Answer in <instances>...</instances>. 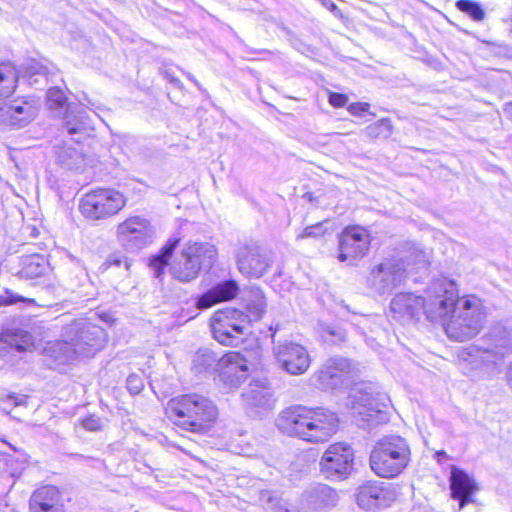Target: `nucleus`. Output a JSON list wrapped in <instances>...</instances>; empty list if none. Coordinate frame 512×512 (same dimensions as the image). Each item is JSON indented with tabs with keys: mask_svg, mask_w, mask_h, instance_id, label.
I'll return each mask as SVG.
<instances>
[{
	"mask_svg": "<svg viewBox=\"0 0 512 512\" xmlns=\"http://www.w3.org/2000/svg\"><path fill=\"white\" fill-rule=\"evenodd\" d=\"M352 409L369 421L374 413H382L388 407L390 399L374 384H361L355 387L350 395Z\"/></svg>",
	"mask_w": 512,
	"mask_h": 512,
	"instance_id": "obj_14",
	"label": "nucleus"
},
{
	"mask_svg": "<svg viewBox=\"0 0 512 512\" xmlns=\"http://www.w3.org/2000/svg\"><path fill=\"white\" fill-rule=\"evenodd\" d=\"M348 102V97L341 93L332 92L329 95V103L337 108L343 107Z\"/></svg>",
	"mask_w": 512,
	"mask_h": 512,
	"instance_id": "obj_47",
	"label": "nucleus"
},
{
	"mask_svg": "<svg viewBox=\"0 0 512 512\" xmlns=\"http://www.w3.org/2000/svg\"><path fill=\"white\" fill-rule=\"evenodd\" d=\"M260 502L263 507L271 512H289V510L274 496L271 491H262L260 494Z\"/></svg>",
	"mask_w": 512,
	"mask_h": 512,
	"instance_id": "obj_39",
	"label": "nucleus"
},
{
	"mask_svg": "<svg viewBox=\"0 0 512 512\" xmlns=\"http://www.w3.org/2000/svg\"><path fill=\"white\" fill-rule=\"evenodd\" d=\"M46 269L45 258L39 254H32L23 257L19 273L23 278L34 279L43 275Z\"/></svg>",
	"mask_w": 512,
	"mask_h": 512,
	"instance_id": "obj_34",
	"label": "nucleus"
},
{
	"mask_svg": "<svg viewBox=\"0 0 512 512\" xmlns=\"http://www.w3.org/2000/svg\"><path fill=\"white\" fill-rule=\"evenodd\" d=\"M338 500L336 490L325 484H317L306 492V501L314 509L332 508Z\"/></svg>",
	"mask_w": 512,
	"mask_h": 512,
	"instance_id": "obj_29",
	"label": "nucleus"
},
{
	"mask_svg": "<svg viewBox=\"0 0 512 512\" xmlns=\"http://www.w3.org/2000/svg\"><path fill=\"white\" fill-rule=\"evenodd\" d=\"M28 71H29L31 77L36 76V75H41V76L45 77V79L47 81L49 80L48 79V77L50 75L49 69H48V67L42 65L41 63L33 62L28 67Z\"/></svg>",
	"mask_w": 512,
	"mask_h": 512,
	"instance_id": "obj_46",
	"label": "nucleus"
},
{
	"mask_svg": "<svg viewBox=\"0 0 512 512\" xmlns=\"http://www.w3.org/2000/svg\"><path fill=\"white\" fill-rule=\"evenodd\" d=\"M164 77H165L168 81H170L171 83H174V84H175V85H177V86L180 84L179 79H177V78L173 77V76H172V75H170L168 72H165Z\"/></svg>",
	"mask_w": 512,
	"mask_h": 512,
	"instance_id": "obj_51",
	"label": "nucleus"
},
{
	"mask_svg": "<svg viewBox=\"0 0 512 512\" xmlns=\"http://www.w3.org/2000/svg\"><path fill=\"white\" fill-rule=\"evenodd\" d=\"M210 326L214 339L220 344L238 346L249 329L250 319L242 311L226 307L212 315Z\"/></svg>",
	"mask_w": 512,
	"mask_h": 512,
	"instance_id": "obj_7",
	"label": "nucleus"
},
{
	"mask_svg": "<svg viewBox=\"0 0 512 512\" xmlns=\"http://www.w3.org/2000/svg\"><path fill=\"white\" fill-rule=\"evenodd\" d=\"M324 6H326L327 8L329 7V2L328 0H320Z\"/></svg>",
	"mask_w": 512,
	"mask_h": 512,
	"instance_id": "obj_56",
	"label": "nucleus"
},
{
	"mask_svg": "<svg viewBox=\"0 0 512 512\" xmlns=\"http://www.w3.org/2000/svg\"><path fill=\"white\" fill-rule=\"evenodd\" d=\"M17 83V73L10 63L0 64V99L13 94Z\"/></svg>",
	"mask_w": 512,
	"mask_h": 512,
	"instance_id": "obj_36",
	"label": "nucleus"
},
{
	"mask_svg": "<svg viewBox=\"0 0 512 512\" xmlns=\"http://www.w3.org/2000/svg\"><path fill=\"white\" fill-rule=\"evenodd\" d=\"M126 202V197L118 190L101 188L86 193L79 207L85 218L97 221L118 214L125 207Z\"/></svg>",
	"mask_w": 512,
	"mask_h": 512,
	"instance_id": "obj_8",
	"label": "nucleus"
},
{
	"mask_svg": "<svg viewBox=\"0 0 512 512\" xmlns=\"http://www.w3.org/2000/svg\"><path fill=\"white\" fill-rule=\"evenodd\" d=\"M239 272L248 278H260L271 267L270 253L256 243L239 245L236 252Z\"/></svg>",
	"mask_w": 512,
	"mask_h": 512,
	"instance_id": "obj_13",
	"label": "nucleus"
},
{
	"mask_svg": "<svg viewBox=\"0 0 512 512\" xmlns=\"http://www.w3.org/2000/svg\"><path fill=\"white\" fill-rule=\"evenodd\" d=\"M325 332L331 337H336V341H343L345 339V334L341 329L327 327Z\"/></svg>",
	"mask_w": 512,
	"mask_h": 512,
	"instance_id": "obj_50",
	"label": "nucleus"
},
{
	"mask_svg": "<svg viewBox=\"0 0 512 512\" xmlns=\"http://www.w3.org/2000/svg\"><path fill=\"white\" fill-rule=\"evenodd\" d=\"M324 6H326L327 8L329 7V2L328 0H320Z\"/></svg>",
	"mask_w": 512,
	"mask_h": 512,
	"instance_id": "obj_57",
	"label": "nucleus"
},
{
	"mask_svg": "<svg viewBox=\"0 0 512 512\" xmlns=\"http://www.w3.org/2000/svg\"><path fill=\"white\" fill-rule=\"evenodd\" d=\"M319 465L326 478L344 479L353 470L354 451L348 443H333L324 452Z\"/></svg>",
	"mask_w": 512,
	"mask_h": 512,
	"instance_id": "obj_11",
	"label": "nucleus"
},
{
	"mask_svg": "<svg viewBox=\"0 0 512 512\" xmlns=\"http://www.w3.org/2000/svg\"><path fill=\"white\" fill-rule=\"evenodd\" d=\"M15 301H7L5 304H13Z\"/></svg>",
	"mask_w": 512,
	"mask_h": 512,
	"instance_id": "obj_58",
	"label": "nucleus"
},
{
	"mask_svg": "<svg viewBox=\"0 0 512 512\" xmlns=\"http://www.w3.org/2000/svg\"><path fill=\"white\" fill-rule=\"evenodd\" d=\"M370 108L368 103H352L348 106V111L355 116H360L364 112H367Z\"/></svg>",
	"mask_w": 512,
	"mask_h": 512,
	"instance_id": "obj_48",
	"label": "nucleus"
},
{
	"mask_svg": "<svg viewBox=\"0 0 512 512\" xmlns=\"http://www.w3.org/2000/svg\"><path fill=\"white\" fill-rule=\"evenodd\" d=\"M385 127L388 130L390 129V124L388 120H382L380 123L370 125L366 128V131L369 135H377L379 133V130Z\"/></svg>",
	"mask_w": 512,
	"mask_h": 512,
	"instance_id": "obj_49",
	"label": "nucleus"
},
{
	"mask_svg": "<svg viewBox=\"0 0 512 512\" xmlns=\"http://www.w3.org/2000/svg\"><path fill=\"white\" fill-rule=\"evenodd\" d=\"M182 259L175 263L171 270L174 278L181 282H189L198 276L200 266L194 264L189 256L181 255Z\"/></svg>",
	"mask_w": 512,
	"mask_h": 512,
	"instance_id": "obj_35",
	"label": "nucleus"
},
{
	"mask_svg": "<svg viewBox=\"0 0 512 512\" xmlns=\"http://www.w3.org/2000/svg\"><path fill=\"white\" fill-rule=\"evenodd\" d=\"M352 371V363L343 357H333L325 361L316 372L315 378L324 389H339L347 385Z\"/></svg>",
	"mask_w": 512,
	"mask_h": 512,
	"instance_id": "obj_18",
	"label": "nucleus"
},
{
	"mask_svg": "<svg viewBox=\"0 0 512 512\" xmlns=\"http://www.w3.org/2000/svg\"><path fill=\"white\" fill-rule=\"evenodd\" d=\"M155 229L151 222L136 215L127 218L117 226V237L127 249H141L153 242Z\"/></svg>",
	"mask_w": 512,
	"mask_h": 512,
	"instance_id": "obj_12",
	"label": "nucleus"
},
{
	"mask_svg": "<svg viewBox=\"0 0 512 512\" xmlns=\"http://www.w3.org/2000/svg\"><path fill=\"white\" fill-rule=\"evenodd\" d=\"M242 398L247 411L254 415H262L274 407L273 392L267 380H254L244 389Z\"/></svg>",
	"mask_w": 512,
	"mask_h": 512,
	"instance_id": "obj_19",
	"label": "nucleus"
},
{
	"mask_svg": "<svg viewBox=\"0 0 512 512\" xmlns=\"http://www.w3.org/2000/svg\"><path fill=\"white\" fill-rule=\"evenodd\" d=\"M249 369L248 361L236 351L225 354L217 362L219 377L229 388L238 387L247 378Z\"/></svg>",
	"mask_w": 512,
	"mask_h": 512,
	"instance_id": "obj_20",
	"label": "nucleus"
},
{
	"mask_svg": "<svg viewBox=\"0 0 512 512\" xmlns=\"http://www.w3.org/2000/svg\"><path fill=\"white\" fill-rule=\"evenodd\" d=\"M485 320L486 311L482 300L475 296H466L455 305L443 327L450 339L461 342L477 336Z\"/></svg>",
	"mask_w": 512,
	"mask_h": 512,
	"instance_id": "obj_3",
	"label": "nucleus"
},
{
	"mask_svg": "<svg viewBox=\"0 0 512 512\" xmlns=\"http://www.w3.org/2000/svg\"><path fill=\"white\" fill-rule=\"evenodd\" d=\"M44 351L47 355L63 364L80 357L73 341L67 337H63L62 340L47 343Z\"/></svg>",
	"mask_w": 512,
	"mask_h": 512,
	"instance_id": "obj_30",
	"label": "nucleus"
},
{
	"mask_svg": "<svg viewBox=\"0 0 512 512\" xmlns=\"http://www.w3.org/2000/svg\"><path fill=\"white\" fill-rule=\"evenodd\" d=\"M0 342L23 352L33 345V337L23 329H7L1 333Z\"/></svg>",
	"mask_w": 512,
	"mask_h": 512,
	"instance_id": "obj_33",
	"label": "nucleus"
},
{
	"mask_svg": "<svg viewBox=\"0 0 512 512\" xmlns=\"http://www.w3.org/2000/svg\"><path fill=\"white\" fill-rule=\"evenodd\" d=\"M166 413L176 426L195 433L205 432L217 418V408L213 402L197 393L170 399Z\"/></svg>",
	"mask_w": 512,
	"mask_h": 512,
	"instance_id": "obj_2",
	"label": "nucleus"
},
{
	"mask_svg": "<svg viewBox=\"0 0 512 512\" xmlns=\"http://www.w3.org/2000/svg\"><path fill=\"white\" fill-rule=\"evenodd\" d=\"M357 504L365 510L387 507L394 500V493L386 486L366 482L357 490Z\"/></svg>",
	"mask_w": 512,
	"mask_h": 512,
	"instance_id": "obj_21",
	"label": "nucleus"
},
{
	"mask_svg": "<svg viewBox=\"0 0 512 512\" xmlns=\"http://www.w3.org/2000/svg\"><path fill=\"white\" fill-rule=\"evenodd\" d=\"M370 242L367 229L360 226L346 227L339 239V261L353 264L367 254Z\"/></svg>",
	"mask_w": 512,
	"mask_h": 512,
	"instance_id": "obj_15",
	"label": "nucleus"
},
{
	"mask_svg": "<svg viewBox=\"0 0 512 512\" xmlns=\"http://www.w3.org/2000/svg\"><path fill=\"white\" fill-rule=\"evenodd\" d=\"M183 255L189 256L201 269L211 268L217 258V249L206 242H189L183 249Z\"/></svg>",
	"mask_w": 512,
	"mask_h": 512,
	"instance_id": "obj_27",
	"label": "nucleus"
},
{
	"mask_svg": "<svg viewBox=\"0 0 512 512\" xmlns=\"http://www.w3.org/2000/svg\"><path fill=\"white\" fill-rule=\"evenodd\" d=\"M62 336L73 341L80 357L94 355L106 343L105 330L85 319H78L66 325Z\"/></svg>",
	"mask_w": 512,
	"mask_h": 512,
	"instance_id": "obj_9",
	"label": "nucleus"
},
{
	"mask_svg": "<svg viewBox=\"0 0 512 512\" xmlns=\"http://www.w3.org/2000/svg\"><path fill=\"white\" fill-rule=\"evenodd\" d=\"M179 242V237L173 236L169 238L167 243L161 248L160 252L150 259L149 267L155 278H161L164 274V270Z\"/></svg>",
	"mask_w": 512,
	"mask_h": 512,
	"instance_id": "obj_31",
	"label": "nucleus"
},
{
	"mask_svg": "<svg viewBox=\"0 0 512 512\" xmlns=\"http://www.w3.org/2000/svg\"><path fill=\"white\" fill-rule=\"evenodd\" d=\"M423 298L412 293H399L390 303L392 317L406 323L418 320L423 313Z\"/></svg>",
	"mask_w": 512,
	"mask_h": 512,
	"instance_id": "obj_22",
	"label": "nucleus"
},
{
	"mask_svg": "<svg viewBox=\"0 0 512 512\" xmlns=\"http://www.w3.org/2000/svg\"><path fill=\"white\" fill-rule=\"evenodd\" d=\"M274 353L281 368L291 375L305 373L311 364L307 349L294 342L285 341L275 344Z\"/></svg>",
	"mask_w": 512,
	"mask_h": 512,
	"instance_id": "obj_17",
	"label": "nucleus"
},
{
	"mask_svg": "<svg viewBox=\"0 0 512 512\" xmlns=\"http://www.w3.org/2000/svg\"><path fill=\"white\" fill-rule=\"evenodd\" d=\"M27 404V396L11 394L0 399V409L9 413L13 407Z\"/></svg>",
	"mask_w": 512,
	"mask_h": 512,
	"instance_id": "obj_40",
	"label": "nucleus"
},
{
	"mask_svg": "<svg viewBox=\"0 0 512 512\" xmlns=\"http://www.w3.org/2000/svg\"><path fill=\"white\" fill-rule=\"evenodd\" d=\"M450 489L451 497L459 501L461 510L473 502L472 495L478 490V486L464 470L453 466L450 473Z\"/></svg>",
	"mask_w": 512,
	"mask_h": 512,
	"instance_id": "obj_23",
	"label": "nucleus"
},
{
	"mask_svg": "<svg viewBox=\"0 0 512 512\" xmlns=\"http://www.w3.org/2000/svg\"><path fill=\"white\" fill-rule=\"evenodd\" d=\"M460 299L453 280L445 277L436 279L426 290L423 313L429 321L444 324Z\"/></svg>",
	"mask_w": 512,
	"mask_h": 512,
	"instance_id": "obj_6",
	"label": "nucleus"
},
{
	"mask_svg": "<svg viewBox=\"0 0 512 512\" xmlns=\"http://www.w3.org/2000/svg\"><path fill=\"white\" fill-rule=\"evenodd\" d=\"M245 307L249 314H246L250 322L261 319L266 309L265 296L258 287L250 288L243 296Z\"/></svg>",
	"mask_w": 512,
	"mask_h": 512,
	"instance_id": "obj_32",
	"label": "nucleus"
},
{
	"mask_svg": "<svg viewBox=\"0 0 512 512\" xmlns=\"http://www.w3.org/2000/svg\"><path fill=\"white\" fill-rule=\"evenodd\" d=\"M325 232L326 229L323 227V224L316 223L303 229V231L297 235V240H302L305 238H319L323 236Z\"/></svg>",
	"mask_w": 512,
	"mask_h": 512,
	"instance_id": "obj_43",
	"label": "nucleus"
},
{
	"mask_svg": "<svg viewBox=\"0 0 512 512\" xmlns=\"http://www.w3.org/2000/svg\"><path fill=\"white\" fill-rule=\"evenodd\" d=\"M485 348L499 361L512 353V331L501 323L493 325L484 337Z\"/></svg>",
	"mask_w": 512,
	"mask_h": 512,
	"instance_id": "obj_24",
	"label": "nucleus"
},
{
	"mask_svg": "<svg viewBox=\"0 0 512 512\" xmlns=\"http://www.w3.org/2000/svg\"><path fill=\"white\" fill-rule=\"evenodd\" d=\"M30 512H65L60 491L55 486H43L33 492Z\"/></svg>",
	"mask_w": 512,
	"mask_h": 512,
	"instance_id": "obj_25",
	"label": "nucleus"
},
{
	"mask_svg": "<svg viewBox=\"0 0 512 512\" xmlns=\"http://www.w3.org/2000/svg\"><path fill=\"white\" fill-rule=\"evenodd\" d=\"M507 377H508V384H509L510 388L512 389V363L509 365Z\"/></svg>",
	"mask_w": 512,
	"mask_h": 512,
	"instance_id": "obj_52",
	"label": "nucleus"
},
{
	"mask_svg": "<svg viewBox=\"0 0 512 512\" xmlns=\"http://www.w3.org/2000/svg\"><path fill=\"white\" fill-rule=\"evenodd\" d=\"M277 426L289 436L318 443L328 441L338 431L339 419L328 409L297 405L281 413Z\"/></svg>",
	"mask_w": 512,
	"mask_h": 512,
	"instance_id": "obj_1",
	"label": "nucleus"
},
{
	"mask_svg": "<svg viewBox=\"0 0 512 512\" xmlns=\"http://www.w3.org/2000/svg\"><path fill=\"white\" fill-rule=\"evenodd\" d=\"M324 6H326L327 8L329 7V2L328 0H320Z\"/></svg>",
	"mask_w": 512,
	"mask_h": 512,
	"instance_id": "obj_55",
	"label": "nucleus"
},
{
	"mask_svg": "<svg viewBox=\"0 0 512 512\" xmlns=\"http://www.w3.org/2000/svg\"><path fill=\"white\" fill-rule=\"evenodd\" d=\"M62 128L68 135L77 136L74 138L77 147L69 145L67 142L56 143L53 147L56 161L66 169H81L85 162V156L79 143L92 128V123L85 111H80L69 106L63 119Z\"/></svg>",
	"mask_w": 512,
	"mask_h": 512,
	"instance_id": "obj_4",
	"label": "nucleus"
},
{
	"mask_svg": "<svg viewBox=\"0 0 512 512\" xmlns=\"http://www.w3.org/2000/svg\"><path fill=\"white\" fill-rule=\"evenodd\" d=\"M219 359L210 350H199L194 357V364L198 367V371H207L211 368L217 367Z\"/></svg>",
	"mask_w": 512,
	"mask_h": 512,
	"instance_id": "obj_38",
	"label": "nucleus"
},
{
	"mask_svg": "<svg viewBox=\"0 0 512 512\" xmlns=\"http://www.w3.org/2000/svg\"><path fill=\"white\" fill-rule=\"evenodd\" d=\"M404 277V263L398 259H387L371 271L369 283L377 293L385 294L398 287Z\"/></svg>",
	"mask_w": 512,
	"mask_h": 512,
	"instance_id": "obj_16",
	"label": "nucleus"
},
{
	"mask_svg": "<svg viewBox=\"0 0 512 512\" xmlns=\"http://www.w3.org/2000/svg\"><path fill=\"white\" fill-rule=\"evenodd\" d=\"M82 423V426L87 430V431H91V432H94V431H98L102 428V421L99 417H96L94 415H91L85 419H83L81 421Z\"/></svg>",
	"mask_w": 512,
	"mask_h": 512,
	"instance_id": "obj_45",
	"label": "nucleus"
},
{
	"mask_svg": "<svg viewBox=\"0 0 512 512\" xmlns=\"http://www.w3.org/2000/svg\"><path fill=\"white\" fill-rule=\"evenodd\" d=\"M84 105L86 106V104H84ZM88 105L93 106V103H91V102L89 101V102H88V104H87V107H88Z\"/></svg>",
	"mask_w": 512,
	"mask_h": 512,
	"instance_id": "obj_59",
	"label": "nucleus"
},
{
	"mask_svg": "<svg viewBox=\"0 0 512 512\" xmlns=\"http://www.w3.org/2000/svg\"><path fill=\"white\" fill-rule=\"evenodd\" d=\"M410 447L405 438L388 435L379 439L370 455V467L380 477L398 476L410 461Z\"/></svg>",
	"mask_w": 512,
	"mask_h": 512,
	"instance_id": "obj_5",
	"label": "nucleus"
},
{
	"mask_svg": "<svg viewBox=\"0 0 512 512\" xmlns=\"http://www.w3.org/2000/svg\"><path fill=\"white\" fill-rule=\"evenodd\" d=\"M126 383H127V389L129 390V392L131 394H134V395L139 394L144 387V382H143L142 377H140L139 375H136V374L129 375Z\"/></svg>",
	"mask_w": 512,
	"mask_h": 512,
	"instance_id": "obj_44",
	"label": "nucleus"
},
{
	"mask_svg": "<svg viewBox=\"0 0 512 512\" xmlns=\"http://www.w3.org/2000/svg\"><path fill=\"white\" fill-rule=\"evenodd\" d=\"M112 265L116 267L123 266L124 269L128 271L131 266V262L124 254L117 252L110 254L106 261L103 263L105 269H108Z\"/></svg>",
	"mask_w": 512,
	"mask_h": 512,
	"instance_id": "obj_42",
	"label": "nucleus"
},
{
	"mask_svg": "<svg viewBox=\"0 0 512 512\" xmlns=\"http://www.w3.org/2000/svg\"><path fill=\"white\" fill-rule=\"evenodd\" d=\"M461 371L470 377L492 379L499 370V361L485 347L471 345L458 353Z\"/></svg>",
	"mask_w": 512,
	"mask_h": 512,
	"instance_id": "obj_10",
	"label": "nucleus"
},
{
	"mask_svg": "<svg viewBox=\"0 0 512 512\" xmlns=\"http://www.w3.org/2000/svg\"><path fill=\"white\" fill-rule=\"evenodd\" d=\"M505 110H506V112H508L510 115H512V103H511V104H508V105L506 106V109H505Z\"/></svg>",
	"mask_w": 512,
	"mask_h": 512,
	"instance_id": "obj_54",
	"label": "nucleus"
},
{
	"mask_svg": "<svg viewBox=\"0 0 512 512\" xmlns=\"http://www.w3.org/2000/svg\"><path fill=\"white\" fill-rule=\"evenodd\" d=\"M456 7L459 11L470 16L474 21H482L485 18V10L482 5L472 0H458Z\"/></svg>",
	"mask_w": 512,
	"mask_h": 512,
	"instance_id": "obj_37",
	"label": "nucleus"
},
{
	"mask_svg": "<svg viewBox=\"0 0 512 512\" xmlns=\"http://www.w3.org/2000/svg\"><path fill=\"white\" fill-rule=\"evenodd\" d=\"M237 291L238 285L234 280L218 283L197 299V308L208 309L218 302L231 300L236 296Z\"/></svg>",
	"mask_w": 512,
	"mask_h": 512,
	"instance_id": "obj_26",
	"label": "nucleus"
},
{
	"mask_svg": "<svg viewBox=\"0 0 512 512\" xmlns=\"http://www.w3.org/2000/svg\"><path fill=\"white\" fill-rule=\"evenodd\" d=\"M328 2H329V7H328L329 10L334 11L337 9V6L335 3H333L331 0H328Z\"/></svg>",
	"mask_w": 512,
	"mask_h": 512,
	"instance_id": "obj_53",
	"label": "nucleus"
},
{
	"mask_svg": "<svg viewBox=\"0 0 512 512\" xmlns=\"http://www.w3.org/2000/svg\"><path fill=\"white\" fill-rule=\"evenodd\" d=\"M38 109L34 101L14 100L8 107L10 123L18 128L30 123L37 115Z\"/></svg>",
	"mask_w": 512,
	"mask_h": 512,
	"instance_id": "obj_28",
	"label": "nucleus"
},
{
	"mask_svg": "<svg viewBox=\"0 0 512 512\" xmlns=\"http://www.w3.org/2000/svg\"><path fill=\"white\" fill-rule=\"evenodd\" d=\"M47 100L50 108L62 107L67 100L65 92L57 87H51L47 92Z\"/></svg>",
	"mask_w": 512,
	"mask_h": 512,
	"instance_id": "obj_41",
	"label": "nucleus"
}]
</instances>
